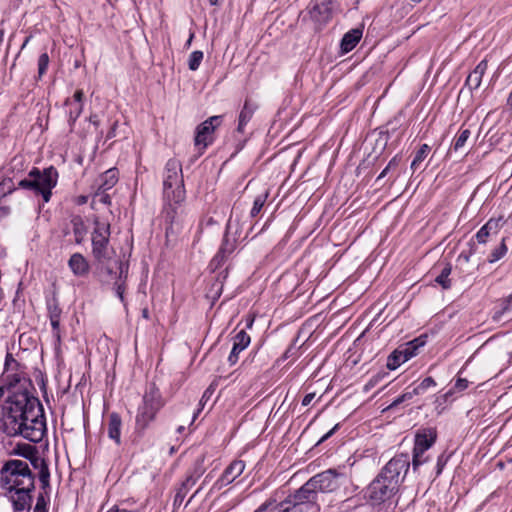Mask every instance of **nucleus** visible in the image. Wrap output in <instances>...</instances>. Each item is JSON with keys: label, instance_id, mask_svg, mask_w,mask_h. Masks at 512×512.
<instances>
[{"label": "nucleus", "instance_id": "nucleus-1", "mask_svg": "<svg viewBox=\"0 0 512 512\" xmlns=\"http://www.w3.org/2000/svg\"><path fill=\"white\" fill-rule=\"evenodd\" d=\"M31 380L13 378L8 384V397L3 406L2 430L9 437L22 436L40 442L46 433L44 410L33 395Z\"/></svg>", "mask_w": 512, "mask_h": 512}, {"label": "nucleus", "instance_id": "nucleus-2", "mask_svg": "<svg viewBox=\"0 0 512 512\" xmlns=\"http://www.w3.org/2000/svg\"><path fill=\"white\" fill-rule=\"evenodd\" d=\"M0 487L9 494L15 512L29 511L35 490V474L25 460L9 459L0 468Z\"/></svg>", "mask_w": 512, "mask_h": 512}, {"label": "nucleus", "instance_id": "nucleus-3", "mask_svg": "<svg viewBox=\"0 0 512 512\" xmlns=\"http://www.w3.org/2000/svg\"><path fill=\"white\" fill-rule=\"evenodd\" d=\"M58 171L55 167L50 166L43 170L36 167L28 173V178L22 179L18 183V187L33 191L40 194L44 202H49L52 196V189L57 185Z\"/></svg>", "mask_w": 512, "mask_h": 512}, {"label": "nucleus", "instance_id": "nucleus-4", "mask_svg": "<svg viewBox=\"0 0 512 512\" xmlns=\"http://www.w3.org/2000/svg\"><path fill=\"white\" fill-rule=\"evenodd\" d=\"M165 405V402L162 398L160 390L156 387L154 383H151L146 389L142 403L138 407L136 419H135V429L138 433H143L150 423H152L156 419L157 413L162 409Z\"/></svg>", "mask_w": 512, "mask_h": 512}, {"label": "nucleus", "instance_id": "nucleus-5", "mask_svg": "<svg viewBox=\"0 0 512 512\" xmlns=\"http://www.w3.org/2000/svg\"><path fill=\"white\" fill-rule=\"evenodd\" d=\"M164 197L174 204H180L185 199L184 180L181 162L175 158L169 159L164 170Z\"/></svg>", "mask_w": 512, "mask_h": 512}, {"label": "nucleus", "instance_id": "nucleus-6", "mask_svg": "<svg viewBox=\"0 0 512 512\" xmlns=\"http://www.w3.org/2000/svg\"><path fill=\"white\" fill-rule=\"evenodd\" d=\"M399 492V487L387 480V477L377 475L367 488L369 500L373 505H381L391 501Z\"/></svg>", "mask_w": 512, "mask_h": 512}, {"label": "nucleus", "instance_id": "nucleus-7", "mask_svg": "<svg viewBox=\"0 0 512 512\" xmlns=\"http://www.w3.org/2000/svg\"><path fill=\"white\" fill-rule=\"evenodd\" d=\"M92 232V255L95 262H103L110 256L108 245L110 238V224L96 219Z\"/></svg>", "mask_w": 512, "mask_h": 512}, {"label": "nucleus", "instance_id": "nucleus-8", "mask_svg": "<svg viewBox=\"0 0 512 512\" xmlns=\"http://www.w3.org/2000/svg\"><path fill=\"white\" fill-rule=\"evenodd\" d=\"M410 469V456L407 453L396 454L381 469L379 475L387 477V480L393 481L399 488L404 481Z\"/></svg>", "mask_w": 512, "mask_h": 512}, {"label": "nucleus", "instance_id": "nucleus-9", "mask_svg": "<svg viewBox=\"0 0 512 512\" xmlns=\"http://www.w3.org/2000/svg\"><path fill=\"white\" fill-rule=\"evenodd\" d=\"M318 496L319 494L317 493L315 486H313L309 479L298 490H296L294 494H291L288 497L296 503L297 506H301L302 512H318L320 510Z\"/></svg>", "mask_w": 512, "mask_h": 512}, {"label": "nucleus", "instance_id": "nucleus-10", "mask_svg": "<svg viewBox=\"0 0 512 512\" xmlns=\"http://www.w3.org/2000/svg\"><path fill=\"white\" fill-rule=\"evenodd\" d=\"M223 116L209 117L196 127L194 144L203 152L214 141V132L222 124Z\"/></svg>", "mask_w": 512, "mask_h": 512}, {"label": "nucleus", "instance_id": "nucleus-11", "mask_svg": "<svg viewBox=\"0 0 512 512\" xmlns=\"http://www.w3.org/2000/svg\"><path fill=\"white\" fill-rule=\"evenodd\" d=\"M346 478L345 474L336 469H328L310 478L317 493H331L336 491Z\"/></svg>", "mask_w": 512, "mask_h": 512}, {"label": "nucleus", "instance_id": "nucleus-12", "mask_svg": "<svg viewBox=\"0 0 512 512\" xmlns=\"http://www.w3.org/2000/svg\"><path fill=\"white\" fill-rule=\"evenodd\" d=\"M254 512H302L301 506H297L289 497L278 502L270 497L262 503Z\"/></svg>", "mask_w": 512, "mask_h": 512}, {"label": "nucleus", "instance_id": "nucleus-13", "mask_svg": "<svg viewBox=\"0 0 512 512\" xmlns=\"http://www.w3.org/2000/svg\"><path fill=\"white\" fill-rule=\"evenodd\" d=\"M502 216L489 219L476 233L475 239L479 244H486L488 238L496 236L504 225Z\"/></svg>", "mask_w": 512, "mask_h": 512}, {"label": "nucleus", "instance_id": "nucleus-14", "mask_svg": "<svg viewBox=\"0 0 512 512\" xmlns=\"http://www.w3.org/2000/svg\"><path fill=\"white\" fill-rule=\"evenodd\" d=\"M310 19L314 22V29L320 30L322 26L328 23L331 19V8L329 3L322 2L316 3L309 9Z\"/></svg>", "mask_w": 512, "mask_h": 512}, {"label": "nucleus", "instance_id": "nucleus-15", "mask_svg": "<svg viewBox=\"0 0 512 512\" xmlns=\"http://www.w3.org/2000/svg\"><path fill=\"white\" fill-rule=\"evenodd\" d=\"M20 363L14 359L11 353H7L5 357L4 363V381H6V390L8 391V384L12 381L13 378H24L26 380H31L28 378L23 371L20 370Z\"/></svg>", "mask_w": 512, "mask_h": 512}, {"label": "nucleus", "instance_id": "nucleus-16", "mask_svg": "<svg viewBox=\"0 0 512 512\" xmlns=\"http://www.w3.org/2000/svg\"><path fill=\"white\" fill-rule=\"evenodd\" d=\"M235 249L236 239L231 238L228 234H225L219 251L211 261V266L214 269H217L220 266H222V264L235 251Z\"/></svg>", "mask_w": 512, "mask_h": 512}, {"label": "nucleus", "instance_id": "nucleus-17", "mask_svg": "<svg viewBox=\"0 0 512 512\" xmlns=\"http://www.w3.org/2000/svg\"><path fill=\"white\" fill-rule=\"evenodd\" d=\"M116 262H122L121 260H111V257L108 256V258L103 262H96V271L98 276L102 281H111L116 280L119 268L116 266Z\"/></svg>", "mask_w": 512, "mask_h": 512}, {"label": "nucleus", "instance_id": "nucleus-18", "mask_svg": "<svg viewBox=\"0 0 512 512\" xmlns=\"http://www.w3.org/2000/svg\"><path fill=\"white\" fill-rule=\"evenodd\" d=\"M250 336L245 330H240L233 338V347L228 357L230 365H234L238 361V355L250 344Z\"/></svg>", "mask_w": 512, "mask_h": 512}, {"label": "nucleus", "instance_id": "nucleus-19", "mask_svg": "<svg viewBox=\"0 0 512 512\" xmlns=\"http://www.w3.org/2000/svg\"><path fill=\"white\" fill-rule=\"evenodd\" d=\"M436 441V432L432 429H426L418 432L415 436L414 451L425 453Z\"/></svg>", "mask_w": 512, "mask_h": 512}, {"label": "nucleus", "instance_id": "nucleus-20", "mask_svg": "<svg viewBox=\"0 0 512 512\" xmlns=\"http://www.w3.org/2000/svg\"><path fill=\"white\" fill-rule=\"evenodd\" d=\"M68 267L76 277H84L90 270L88 261L81 253H74L70 256Z\"/></svg>", "mask_w": 512, "mask_h": 512}, {"label": "nucleus", "instance_id": "nucleus-21", "mask_svg": "<svg viewBox=\"0 0 512 512\" xmlns=\"http://www.w3.org/2000/svg\"><path fill=\"white\" fill-rule=\"evenodd\" d=\"M245 469V462L242 460H234L224 470L222 476L219 479L221 485H228L238 478Z\"/></svg>", "mask_w": 512, "mask_h": 512}, {"label": "nucleus", "instance_id": "nucleus-22", "mask_svg": "<svg viewBox=\"0 0 512 512\" xmlns=\"http://www.w3.org/2000/svg\"><path fill=\"white\" fill-rule=\"evenodd\" d=\"M121 428H122V419L120 415L116 412H112L108 417L107 424V433L108 437L115 442L117 446H120L122 443L121 440Z\"/></svg>", "mask_w": 512, "mask_h": 512}, {"label": "nucleus", "instance_id": "nucleus-23", "mask_svg": "<svg viewBox=\"0 0 512 512\" xmlns=\"http://www.w3.org/2000/svg\"><path fill=\"white\" fill-rule=\"evenodd\" d=\"M202 471L196 470L194 474L187 476L182 482L181 486L177 489L174 497V506H180L187 495L188 491L196 484L198 478L201 476Z\"/></svg>", "mask_w": 512, "mask_h": 512}, {"label": "nucleus", "instance_id": "nucleus-24", "mask_svg": "<svg viewBox=\"0 0 512 512\" xmlns=\"http://www.w3.org/2000/svg\"><path fill=\"white\" fill-rule=\"evenodd\" d=\"M362 34V28H354L345 33L340 43L342 53L352 51L362 38Z\"/></svg>", "mask_w": 512, "mask_h": 512}, {"label": "nucleus", "instance_id": "nucleus-25", "mask_svg": "<svg viewBox=\"0 0 512 512\" xmlns=\"http://www.w3.org/2000/svg\"><path fill=\"white\" fill-rule=\"evenodd\" d=\"M69 226L71 227V231L74 235L75 243L78 245L82 244L88 232V228L83 218L80 215H73L70 218Z\"/></svg>", "mask_w": 512, "mask_h": 512}, {"label": "nucleus", "instance_id": "nucleus-26", "mask_svg": "<svg viewBox=\"0 0 512 512\" xmlns=\"http://www.w3.org/2000/svg\"><path fill=\"white\" fill-rule=\"evenodd\" d=\"M487 66V61L482 60L468 75L465 85L468 86L470 90H475L480 86L482 77L487 70Z\"/></svg>", "mask_w": 512, "mask_h": 512}, {"label": "nucleus", "instance_id": "nucleus-27", "mask_svg": "<svg viewBox=\"0 0 512 512\" xmlns=\"http://www.w3.org/2000/svg\"><path fill=\"white\" fill-rule=\"evenodd\" d=\"M257 106L250 103L248 99L245 100L244 106L239 114V121L237 131L242 133L244 127L251 120Z\"/></svg>", "mask_w": 512, "mask_h": 512}, {"label": "nucleus", "instance_id": "nucleus-28", "mask_svg": "<svg viewBox=\"0 0 512 512\" xmlns=\"http://www.w3.org/2000/svg\"><path fill=\"white\" fill-rule=\"evenodd\" d=\"M426 344V336H420L418 338L413 339L401 345L400 348L403 349L404 357H408L410 360L412 357L418 354V349L423 347Z\"/></svg>", "mask_w": 512, "mask_h": 512}, {"label": "nucleus", "instance_id": "nucleus-29", "mask_svg": "<svg viewBox=\"0 0 512 512\" xmlns=\"http://www.w3.org/2000/svg\"><path fill=\"white\" fill-rule=\"evenodd\" d=\"M115 264L119 268V273L116 280L114 281V291L125 292L129 264L127 262H116Z\"/></svg>", "mask_w": 512, "mask_h": 512}, {"label": "nucleus", "instance_id": "nucleus-30", "mask_svg": "<svg viewBox=\"0 0 512 512\" xmlns=\"http://www.w3.org/2000/svg\"><path fill=\"white\" fill-rule=\"evenodd\" d=\"M64 105L68 107V123L70 126V130L72 131L76 120L82 113L83 103H72L71 99L67 98L64 102Z\"/></svg>", "mask_w": 512, "mask_h": 512}, {"label": "nucleus", "instance_id": "nucleus-31", "mask_svg": "<svg viewBox=\"0 0 512 512\" xmlns=\"http://www.w3.org/2000/svg\"><path fill=\"white\" fill-rule=\"evenodd\" d=\"M118 181L117 169H108L100 177V185L98 188L103 190H109L114 187Z\"/></svg>", "mask_w": 512, "mask_h": 512}, {"label": "nucleus", "instance_id": "nucleus-32", "mask_svg": "<svg viewBox=\"0 0 512 512\" xmlns=\"http://www.w3.org/2000/svg\"><path fill=\"white\" fill-rule=\"evenodd\" d=\"M403 349L400 348V346L395 349L388 357L387 359V368L389 370H395L397 369L402 363H405L408 361V357H404Z\"/></svg>", "mask_w": 512, "mask_h": 512}, {"label": "nucleus", "instance_id": "nucleus-33", "mask_svg": "<svg viewBox=\"0 0 512 512\" xmlns=\"http://www.w3.org/2000/svg\"><path fill=\"white\" fill-rule=\"evenodd\" d=\"M470 135H471V132L469 129L461 130L459 132L458 136L455 138L454 142L452 143L448 154H450L452 151H454V152L461 151L465 147L468 139L470 138Z\"/></svg>", "mask_w": 512, "mask_h": 512}, {"label": "nucleus", "instance_id": "nucleus-34", "mask_svg": "<svg viewBox=\"0 0 512 512\" xmlns=\"http://www.w3.org/2000/svg\"><path fill=\"white\" fill-rule=\"evenodd\" d=\"M27 450H29V454H23V457L30 461L31 465L35 468L40 470L41 467H43V464H47L45 459L41 458L38 455L37 449L34 446H28Z\"/></svg>", "mask_w": 512, "mask_h": 512}, {"label": "nucleus", "instance_id": "nucleus-35", "mask_svg": "<svg viewBox=\"0 0 512 512\" xmlns=\"http://www.w3.org/2000/svg\"><path fill=\"white\" fill-rule=\"evenodd\" d=\"M451 265L447 263L445 267L442 269L441 273L436 277L435 281L442 286L443 289L451 288V280L449 279V275L451 274Z\"/></svg>", "mask_w": 512, "mask_h": 512}, {"label": "nucleus", "instance_id": "nucleus-36", "mask_svg": "<svg viewBox=\"0 0 512 512\" xmlns=\"http://www.w3.org/2000/svg\"><path fill=\"white\" fill-rule=\"evenodd\" d=\"M430 146L428 144H423L419 148V150L415 153L414 159L411 163V169L417 170L419 165L423 162V160L427 157L430 152Z\"/></svg>", "mask_w": 512, "mask_h": 512}, {"label": "nucleus", "instance_id": "nucleus-37", "mask_svg": "<svg viewBox=\"0 0 512 512\" xmlns=\"http://www.w3.org/2000/svg\"><path fill=\"white\" fill-rule=\"evenodd\" d=\"M508 251L506 246V238H502V241L498 247H496L489 255L488 262L494 263L503 258Z\"/></svg>", "mask_w": 512, "mask_h": 512}, {"label": "nucleus", "instance_id": "nucleus-38", "mask_svg": "<svg viewBox=\"0 0 512 512\" xmlns=\"http://www.w3.org/2000/svg\"><path fill=\"white\" fill-rule=\"evenodd\" d=\"M435 386V380L432 377H426L412 390V394L414 396L424 394L427 389Z\"/></svg>", "mask_w": 512, "mask_h": 512}, {"label": "nucleus", "instance_id": "nucleus-39", "mask_svg": "<svg viewBox=\"0 0 512 512\" xmlns=\"http://www.w3.org/2000/svg\"><path fill=\"white\" fill-rule=\"evenodd\" d=\"M204 54L200 50L193 51L188 59V67L191 71H196L202 60H203Z\"/></svg>", "mask_w": 512, "mask_h": 512}, {"label": "nucleus", "instance_id": "nucleus-40", "mask_svg": "<svg viewBox=\"0 0 512 512\" xmlns=\"http://www.w3.org/2000/svg\"><path fill=\"white\" fill-rule=\"evenodd\" d=\"M38 477L43 490L50 487V471L48 464H43V467L38 471Z\"/></svg>", "mask_w": 512, "mask_h": 512}, {"label": "nucleus", "instance_id": "nucleus-41", "mask_svg": "<svg viewBox=\"0 0 512 512\" xmlns=\"http://www.w3.org/2000/svg\"><path fill=\"white\" fill-rule=\"evenodd\" d=\"M16 189L13 180L11 178H3L0 181V197L3 198L12 192H14Z\"/></svg>", "mask_w": 512, "mask_h": 512}, {"label": "nucleus", "instance_id": "nucleus-42", "mask_svg": "<svg viewBox=\"0 0 512 512\" xmlns=\"http://www.w3.org/2000/svg\"><path fill=\"white\" fill-rule=\"evenodd\" d=\"M425 453H420L419 451L413 450L412 462L410 461V465H412V470L414 472L418 471V468L424 463L428 462L429 457L424 455Z\"/></svg>", "mask_w": 512, "mask_h": 512}, {"label": "nucleus", "instance_id": "nucleus-43", "mask_svg": "<svg viewBox=\"0 0 512 512\" xmlns=\"http://www.w3.org/2000/svg\"><path fill=\"white\" fill-rule=\"evenodd\" d=\"M386 376H388V373L385 371H380L377 374L373 375L369 381L365 384L364 390L369 391L372 388H374L376 385H378Z\"/></svg>", "mask_w": 512, "mask_h": 512}, {"label": "nucleus", "instance_id": "nucleus-44", "mask_svg": "<svg viewBox=\"0 0 512 512\" xmlns=\"http://www.w3.org/2000/svg\"><path fill=\"white\" fill-rule=\"evenodd\" d=\"M107 191L108 190H103V189L98 188V190L95 192V194L93 196V202L94 203L99 202V203H102L105 205H110L111 197L107 193Z\"/></svg>", "mask_w": 512, "mask_h": 512}, {"label": "nucleus", "instance_id": "nucleus-45", "mask_svg": "<svg viewBox=\"0 0 512 512\" xmlns=\"http://www.w3.org/2000/svg\"><path fill=\"white\" fill-rule=\"evenodd\" d=\"M266 198H267V194L259 195L255 198L253 207L250 212V215L252 217H256L260 213L261 209L263 208V206L265 204Z\"/></svg>", "mask_w": 512, "mask_h": 512}, {"label": "nucleus", "instance_id": "nucleus-46", "mask_svg": "<svg viewBox=\"0 0 512 512\" xmlns=\"http://www.w3.org/2000/svg\"><path fill=\"white\" fill-rule=\"evenodd\" d=\"M512 308V293L503 300V306L501 310L495 312L493 316V320L497 321L499 320L502 315H504L506 312H508Z\"/></svg>", "mask_w": 512, "mask_h": 512}, {"label": "nucleus", "instance_id": "nucleus-47", "mask_svg": "<svg viewBox=\"0 0 512 512\" xmlns=\"http://www.w3.org/2000/svg\"><path fill=\"white\" fill-rule=\"evenodd\" d=\"M48 65H49V56L46 52L42 53L38 59V75L40 78L46 73Z\"/></svg>", "mask_w": 512, "mask_h": 512}, {"label": "nucleus", "instance_id": "nucleus-48", "mask_svg": "<svg viewBox=\"0 0 512 512\" xmlns=\"http://www.w3.org/2000/svg\"><path fill=\"white\" fill-rule=\"evenodd\" d=\"M48 502L49 499H47L43 493H39L33 512H48Z\"/></svg>", "mask_w": 512, "mask_h": 512}, {"label": "nucleus", "instance_id": "nucleus-49", "mask_svg": "<svg viewBox=\"0 0 512 512\" xmlns=\"http://www.w3.org/2000/svg\"><path fill=\"white\" fill-rule=\"evenodd\" d=\"M414 394H412V391H407L403 393L402 395L398 396L386 409L390 410L398 405L404 403L405 401L411 400L413 398Z\"/></svg>", "mask_w": 512, "mask_h": 512}, {"label": "nucleus", "instance_id": "nucleus-50", "mask_svg": "<svg viewBox=\"0 0 512 512\" xmlns=\"http://www.w3.org/2000/svg\"><path fill=\"white\" fill-rule=\"evenodd\" d=\"M48 313L49 319L60 318L61 309L59 308L58 303L55 299L48 303Z\"/></svg>", "mask_w": 512, "mask_h": 512}, {"label": "nucleus", "instance_id": "nucleus-51", "mask_svg": "<svg viewBox=\"0 0 512 512\" xmlns=\"http://www.w3.org/2000/svg\"><path fill=\"white\" fill-rule=\"evenodd\" d=\"M398 166V161L396 159V157L392 158L388 165L383 169V171L380 173V175L378 176L377 178V181L381 180L383 177L386 176L387 172L392 169V168H395Z\"/></svg>", "mask_w": 512, "mask_h": 512}, {"label": "nucleus", "instance_id": "nucleus-52", "mask_svg": "<svg viewBox=\"0 0 512 512\" xmlns=\"http://www.w3.org/2000/svg\"><path fill=\"white\" fill-rule=\"evenodd\" d=\"M454 387L458 391H463L468 387V380L465 378H458Z\"/></svg>", "mask_w": 512, "mask_h": 512}, {"label": "nucleus", "instance_id": "nucleus-53", "mask_svg": "<svg viewBox=\"0 0 512 512\" xmlns=\"http://www.w3.org/2000/svg\"><path fill=\"white\" fill-rule=\"evenodd\" d=\"M84 92L81 89L75 91L71 99L72 103H83Z\"/></svg>", "mask_w": 512, "mask_h": 512}, {"label": "nucleus", "instance_id": "nucleus-54", "mask_svg": "<svg viewBox=\"0 0 512 512\" xmlns=\"http://www.w3.org/2000/svg\"><path fill=\"white\" fill-rule=\"evenodd\" d=\"M50 323H51L54 333L56 334L57 338L59 339L60 338V335H59L60 318L50 319Z\"/></svg>", "mask_w": 512, "mask_h": 512}, {"label": "nucleus", "instance_id": "nucleus-55", "mask_svg": "<svg viewBox=\"0 0 512 512\" xmlns=\"http://www.w3.org/2000/svg\"><path fill=\"white\" fill-rule=\"evenodd\" d=\"M340 427V424H336L330 431H328L324 436H322V438L319 440L318 443H322L324 441H326L327 439H329Z\"/></svg>", "mask_w": 512, "mask_h": 512}, {"label": "nucleus", "instance_id": "nucleus-56", "mask_svg": "<svg viewBox=\"0 0 512 512\" xmlns=\"http://www.w3.org/2000/svg\"><path fill=\"white\" fill-rule=\"evenodd\" d=\"M165 213H166V219L170 220V222H173L175 214L177 213L176 209L174 207H172V205L170 204L169 208L166 209Z\"/></svg>", "mask_w": 512, "mask_h": 512}, {"label": "nucleus", "instance_id": "nucleus-57", "mask_svg": "<svg viewBox=\"0 0 512 512\" xmlns=\"http://www.w3.org/2000/svg\"><path fill=\"white\" fill-rule=\"evenodd\" d=\"M445 463H446V459L444 458V455L441 454L437 460V474H440L442 472V469H443Z\"/></svg>", "mask_w": 512, "mask_h": 512}, {"label": "nucleus", "instance_id": "nucleus-58", "mask_svg": "<svg viewBox=\"0 0 512 512\" xmlns=\"http://www.w3.org/2000/svg\"><path fill=\"white\" fill-rule=\"evenodd\" d=\"M315 397V393H308L304 396V398L302 399V405L303 406H308L312 400L314 399Z\"/></svg>", "mask_w": 512, "mask_h": 512}, {"label": "nucleus", "instance_id": "nucleus-59", "mask_svg": "<svg viewBox=\"0 0 512 512\" xmlns=\"http://www.w3.org/2000/svg\"><path fill=\"white\" fill-rule=\"evenodd\" d=\"M117 125H118V121H115V122L112 124V126H111L110 130H109V131H108V133H107V139H112L113 137H115V136H116V128H117Z\"/></svg>", "mask_w": 512, "mask_h": 512}, {"label": "nucleus", "instance_id": "nucleus-60", "mask_svg": "<svg viewBox=\"0 0 512 512\" xmlns=\"http://www.w3.org/2000/svg\"><path fill=\"white\" fill-rule=\"evenodd\" d=\"M10 213L9 207H0V218L5 217Z\"/></svg>", "mask_w": 512, "mask_h": 512}, {"label": "nucleus", "instance_id": "nucleus-61", "mask_svg": "<svg viewBox=\"0 0 512 512\" xmlns=\"http://www.w3.org/2000/svg\"><path fill=\"white\" fill-rule=\"evenodd\" d=\"M107 512H138V511H131V510H127V509H120V508L114 506L113 508H111Z\"/></svg>", "mask_w": 512, "mask_h": 512}, {"label": "nucleus", "instance_id": "nucleus-62", "mask_svg": "<svg viewBox=\"0 0 512 512\" xmlns=\"http://www.w3.org/2000/svg\"><path fill=\"white\" fill-rule=\"evenodd\" d=\"M89 121L95 125V126H98L99 125V120H98V116L97 115H91L90 118H89Z\"/></svg>", "mask_w": 512, "mask_h": 512}, {"label": "nucleus", "instance_id": "nucleus-63", "mask_svg": "<svg viewBox=\"0 0 512 512\" xmlns=\"http://www.w3.org/2000/svg\"><path fill=\"white\" fill-rule=\"evenodd\" d=\"M471 254L472 252L470 251L468 254H465V253H461L459 258L460 259H464L465 262H469L470 261V257H471Z\"/></svg>", "mask_w": 512, "mask_h": 512}, {"label": "nucleus", "instance_id": "nucleus-64", "mask_svg": "<svg viewBox=\"0 0 512 512\" xmlns=\"http://www.w3.org/2000/svg\"><path fill=\"white\" fill-rule=\"evenodd\" d=\"M71 232V227L69 226V223L63 228L62 233L64 236L69 235Z\"/></svg>", "mask_w": 512, "mask_h": 512}]
</instances>
